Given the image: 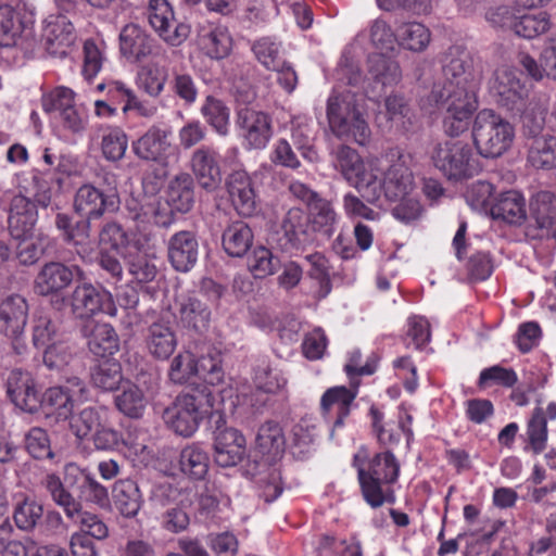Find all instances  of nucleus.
<instances>
[{"mask_svg":"<svg viewBox=\"0 0 556 556\" xmlns=\"http://www.w3.org/2000/svg\"><path fill=\"white\" fill-rule=\"evenodd\" d=\"M211 311L199 299L188 296L179 303V321L185 328L203 331L208 327Z\"/></svg>","mask_w":556,"mask_h":556,"instance_id":"a19ab883","label":"nucleus"},{"mask_svg":"<svg viewBox=\"0 0 556 556\" xmlns=\"http://www.w3.org/2000/svg\"><path fill=\"white\" fill-rule=\"evenodd\" d=\"M278 258L266 247H256L248 257V268L254 278L263 279L273 275L278 267Z\"/></svg>","mask_w":556,"mask_h":556,"instance_id":"680f3d73","label":"nucleus"},{"mask_svg":"<svg viewBox=\"0 0 556 556\" xmlns=\"http://www.w3.org/2000/svg\"><path fill=\"white\" fill-rule=\"evenodd\" d=\"M528 443L532 451L541 453L547 441V420L544 410L541 407L534 408L531 418L527 425Z\"/></svg>","mask_w":556,"mask_h":556,"instance_id":"69168bd1","label":"nucleus"},{"mask_svg":"<svg viewBox=\"0 0 556 556\" xmlns=\"http://www.w3.org/2000/svg\"><path fill=\"white\" fill-rule=\"evenodd\" d=\"M309 263L308 277L318 282V294L320 298H326L331 291L330 280V266L328 258L319 253H313L305 256Z\"/></svg>","mask_w":556,"mask_h":556,"instance_id":"0e129e2a","label":"nucleus"},{"mask_svg":"<svg viewBox=\"0 0 556 556\" xmlns=\"http://www.w3.org/2000/svg\"><path fill=\"white\" fill-rule=\"evenodd\" d=\"M217 156V152L210 147L197 149L191 156V169L199 185L207 191H214L222 182Z\"/></svg>","mask_w":556,"mask_h":556,"instance_id":"c85d7f7f","label":"nucleus"},{"mask_svg":"<svg viewBox=\"0 0 556 556\" xmlns=\"http://www.w3.org/2000/svg\"><path fill=\"white\" fill-rule=\"evenodd\" d=\"M91 220L81 218L73 226L65 238L66 241L75 245L77 254L83 258L90 256L94 248L91 239Z\"/></svg>","mask_w":556,"mask_h":556,"instance_id":"338daca9","label":"nucleus"},{"mask_svg":"<svg viewBox=\"0 0 556 556\" xmlns=\"http://www.w3.org/2000/svg\"><path fill=\"white\" fill-rule=\"evenodd\" d=\"M66 473L79 482V493L87 502L97 504L101 507L109 503L108 489L102 485L89 471L80 470L75 465L66 466Z\"/></svg>","mask_w":556,"mask_h":556,"instance_id":"e433bc0d","label":"nucleus"},{"mask_svg":"<svg viewBox=\"0 0 556 556\" xmlns=\"http://www.w3.org/2000/svg\"><path fill=\"white\" fill-rule=\"evenodd\" d=\"M333 157L336 169L348 184L366 161L355 149L346 144L338 146L333 151Z\"/></svg>","mask_w":556,"mask_h":556,"instance_id":"052dcab7","label":"nucleus"},{"mask_svg":"<svg viewBox=\"0 0 556 556\" xmlns=\"http://www.w3.org/2000/svg\"><path fill=\"white\" fill-rule=\"evenodd\" d=\"M170 137V127L153 124L132 141L131 150L143 162L167 165L169 155L176 150Z\"/></svg>","mask_w":556,"mask_h":556,"instance_id":"f8f14e48","label":"nucleus"},{"mask_svg":"<svg viewBox=\"0 0 556 556\" xmlns=\"http://www.w3.org/2000/svg\"><path fill=\"white\" fill-rule=\"evenodd\" d=\"M72 314L83 323L94 320L93 316L103 313L111 317L117 315L111 292L90 282L77 285L70 296Z\"/></svg>","mask_w":556,"mask_h":556,"instance_id":"6e6552de","label":"nucleus"},{"mask_svg":"<svg viewBox=\"0 0 556 556\" xmlns=\"http://www.w3.org/2000/svg\"><path fill=\"white\" fill-rule=\"evenodd\" d=\"M551 17L546 12L525 14L517 18L514 33L523 38L532 39L551 29Z\"/></svg>","mask_w":556,"mask_h":556,"instance_id":"bf43d9fd","label":"nucleus"},{"mask_svg":"<svg viewBox=\"0 0 556 556\" xmlns=\"http://www.w3.org/2000/svg\"><path fill=\"white\" fill-rule=\"evenodd\" d=\"M430 159L433 166L451 181L470 179L481 170L472 147L460 139L437 142L431 149Z\"/></svg>","mask_w":556,"mask_h":556,"instance_id":"20e7f679","label":"nucleus"},{"mask_svg":"<svg viewBox=\"0 0 556 556\" xmlns=\"http://www.w3.org/2000/svg\"><path fill=\"white\" fill-rule=\"evenodd\" d=\"M212 407L211 391L206 386H202L179 394L174 403L165 408L163 419L177 434L188 438L197 431Z\"/></svg>","mask_w":556,"mask_h":556,"instance_id":"39448f33","label":"nucleus"},{"mask_svg":"<svg viewBox=\"0 0 556 556\" xmlns=\"http://www.w3.org/2000/svg\"><path fill=\"white\" fill-rule=\"evenodd\" d=\"M201 114L206 123L222 136H226L229 131L228 106L219 99L207 96L201 108Z\"/></svg>","mask_w":556,"mask_h":556,"instance_id":"5fc2aeb1","label":"nucleus"},{"mask_svg":"<svg viewBox=\"0 0 556 556\" xmlns=\"http://www.w3.org/2000/svg\"><path fill=\"white\" fill-rule=\"evenodd\" d=\"M353 467L365 502L372 508L383 504H394L395 494L392 485L400 475V463L391 451H384L367 458L366 453L353 457Z\"/></svg>","mask_w":556,"mask_h":556,"instance_id":"f257e3e1","label":"nucleus"},{"mask_svg":"<svg viewBox=\"0 0 556 556\" xmlns=\"http://www.w3.org/2000/svg\"><path fill=\"white\" fill-rule=\"evenodd\" d=\"M41 40L48 53L64 56L76 40L74 26L64 15H50L43 22Z\"/></svg>","mask_w":556,"mask_h":556,"instance_id":"aec40b11","label":"nucleus"},{"mask_svg":"<svg viewBox=\"0 0 556 556\" xmlns=\"http://www.w3.org/2000/svg\"><path fill=\"white\" fill-rule=\"evenodd\" d=\"M79 331L89 351L96 356L113 355L119 349V338L110 324L89 320L81 323Z\"/></svg>","mask_w":556,"mask_h":556,"instance_id":"b1692460","label":"nucleus"},{"mask_svg":"<svg viewBox=\"0 0 556 556\" xmlns=\"http://www.w3.org/2000/svg\"><path fill=\"white\" fill-rule=\"evenodd\" d=\"M368 72L376 81L383 86L397 85L402 79L399 63L382 53L368 56Z\"/></svg>","mask_w":556,"mask_h":556,"instance_id":"a18cd8bd","label":"nucleus"},{"mask_svg":"<svg viewBox=\"0 0 556 556\" xmlns=\"http://www.w3.org/2000/svg\"><path fill=\"white\" fill-rule=\"evenodd\" d=\"M123 380L122 366L116 359H104L91 370L93 387L111 392L116 390Z\"/></svg>","mask_w":556,"mask_h":556,"instance_id":"3c124183","label":"nucleus"},{"mask_svg":"<svg viewBox=\"0 0 556 556\" xmlns=\"http://www.w3.org/2000/svg\"><path fill=\"white\" fill-rule=\"evenodd\" d=\"M101 424L100 413L93 407H86L72 417L71 429L77 439H90Z\"/></svg>","mask_w":556,"mask_h":556,"instance_id":"774afa93","label":"nucleus"},{"mask_svg":"<svg viewBox=\"0 0 556 556\" xmlns=\"http://www.w3.org/2000/svg\"><path fill=\"white\" fill-rule=\"evenodd\" d=\"M100 147L102 155L106 161H121L128 148V136L118 126H108L103 129Z\"/></svg>","mask_w":556,"mask_h":556,"instance_id":"603ef678","label":"nucleus"},{"mask_svg":"<svg viewBox=\"0 0 556 556\" xmlns=\"http://www.w3.org/2000/svg\"><path fill=\"white\" fill-rule=\"evenodd\" d=\"M40 485L50 495L53 503L63 509L66 517L77 516L80 502L65 488L56 473L50 472L43 476Z\"/></svg>","mask_w":556,"mask_h":556,"instance_id":"58836bf2","label":"nucleus"},{"mask_svg":"<svg viewBox=\"0 0 556 556\" xmlns=\"http://www.w3.org/2000/svg\"><path fill=\"white\" fill-rule=\"evenodd\" d=\"M396 41L403 48L414 51H424L431 40L430 30L421 23H402L395 30Z\"/></svg>","mask_w":556,"mask_h":556,"instance_id":"37998d69","label":"nucleus"},{"mask_svg":"<svg viewBox=\"0 0 556 556\" xmlns=\"http://www.w3.org/2000/svg\"><path fill=\"white\" fill-rule=\"evenodd\" d=\"M356 397V391L346 387H332L320 399V413L333 428L342 427L350 415Z\"/></svg>","mask_w":556,"mask_h":556,"instance_id":"4be33fe9","label":"nucleus"},{"mask_svg":"<svg viewBox=\"0 0 556 556\" xmlns=\"http://www.w3.org/2000/svg\"><path fill=\"white\" fill-rule=\"evenodd\" d=\"M236 127L251 150L265 149L274 134L269 114L249 106L237 110Z\"/></svg>","mask_w":556,"mask_h":556,"instance_id":"9b49d317","label":"nucleus"},{"mask_svg":"<svg viewBox=\"0 0 556 556\" xmlns=\"http://www.w3.org/2000/svg\"><path fill=\"white\" fill-rule=\"evenodd\" d=\"M530 218L534 220L535 227H528L529 237L556 240V195L549 191L538 192L530 202Z\"/></svg>","mask_w":556,"mask_h":556,"instance_id":"a211bd4d","label":"nucleus"},{"mask_svg":"<svg viewBox=\"0 0 556 556\" xmlns=\"http://www.w3.org/2000/svg\"><path fill=\"white\" fill-rule=\"evenodd\" d=\"M473 143L483 157H498L511 144L514 129L492 110L480 111L472 126Z\"/></svg>","mask_w":556,"mask_h":556,"instance_id":"423d86ee","label":"nucleus"},{"mask_svg":"<svg viewBox=\"0 0 556 556\" xmlns=\"http://www.w3.org/2000/svg\"><path fill=\"white\" fill-rule=\"evenodd\" d=\"M528 162L535 168L549 169L556 164V138L535 137L529 143Z\"/></svg>","mask_w":556,"mask_h":556,"instance_id":"8fccbe9b","label":"nucleus"},{"mask_svg":"<svg viewBox=\"0 0 556 556\" xmlns=\"http://www.w3.org/2000/svg\"><path fill=\"white\" fill-rule=\"evenodd\" d=\"M198 45L205 55L214 60L227 58L232 50V38L226 27L203 29Z\"/></svg>","mask_w":556,"mask_h":556,"instance_id":"f704fd0d","label":"nucleus"},{"mask_svg":"<svg viewBox=\"0 0 556 556\" xmlns=\"http://www.w3.org/2000/svg\"><path fill=\"white\" fill-rule=\"evenodd\" d=\"M119 52L130 63L146 60L153 51V39L138 24H126L119 33Z\"/></svg>","mask_w":556,"mask_h":556,"instance_id":"a878e982","label":"nucleus"},{"mask_svg":"<svg viewBox=\"0 0 556 556\" xmlns=\"http://www.w3.org/2000/svg\"><path fill=\"white\" fill-rule=\"evenodd\" d=\"M179 466L185 475L200 480L203 479L208 471L210 456L200 444L192 443L181 450Z\"/></svg>","mask_w":556,"mask_h":556,"instance_id":"79ce46f5","label":"nucleus"},{"mask_svg":"<svg viewBox=\"0 0 556 556\" xmlns=\"http://www.w3.org/2000/svg\"><path fill=\"white\" fill-rule=\"evenodd\" d=\"M227 191L237 213L252 216L257 207L254 184L245 170H233L226 181Z\"/></svg>","mask_w":556,"mask_h":556,"instance_id":"393cba45","label":"nucleus"},{"mask_svg":"<svg viewBox=\"0 0 556 556\" xmlns=\"http://www.w3.org/2000/svg\"><path fill=\"white\" fill-rule=\"evenodd\" d=\"M412 156L399 147L382 152L381 193L390 201L410 195L416 189L412 170Z\"/></svg>","mask_w":556,"mask_h":556,"instance_id":"0eeeda50","label":"nucleus"},{"mask_svg":"<svg viewBox=\"0 0 556 556\" xmlns=\"http://www.w3.org/2000/svg\"><path fill=\"white\" fill-rule=\"evenodd\" d=\"M445 83L454 81L457 85L478 86L482 77L480 61L466 48L451 47L443 61Z\"/></svg>","mask_w":556,"mask_h":556,"instance_id":"2eb2a0df","label":"nucleus"},{"mask_svg":"<svg viewBox=\"0 0 556 556\" xmlns=\"http://www.w3.org/2000/svg\"><path fill=\"white\" fill-rule=\"evenodd\" d=\"M147 17L151 27L170 46L181 45L189 36V26L176 22L167 0H150Z\"/></svg>","mask_w":556,"mask_h":556,"instance_id":"dca6fc26","label":"nucleus"},{"mask_svg":"<svg viewBox=\"0 0 556 556\" xmlns=\"http://www.w3.org/2000/svg\"><path fill=\"white\" fill-rule=\"evenodd\" d=\"M63 163H58L55 173L49 170L42 173L41 177H35V184L37 188L36 201L47 207L52 199L59 195L63 189V182L65 179V170L63 169Z\"/></svg>","mask_w":556,"mask_h":556,"instance_id":"49530a36","label":"nucleus"},{"mask_svg":"<svg viewBox=\"0 0 556 556\" xmlns=\"http://www.w3.org/2000/svg\"><path fill=\"white\" fill-rule=\"evenodd\" d=\"M26 28L21 14L11 5H0V46L11 47Z\"/></svg>","mask_w":556,"mask_h":556,"instance_id":"09e8293b","label":"nucleus"},{"mask_svg":"<svg viewBox=\"0 0 556 556\" xmlns=\"http://www.w3.org/2000/svg\"><path fill=\"white\" fill-rule=\"evenodd\" d=\"M146 346L154 358L167 359L177 346L175 332L165 323H153L147 330Z\"/></svg>","mask_w":556,"mask_h":556,"instance_id":"473e14b6","label":"nucleus"},{"mask_svg":"<svg viewBox=\"0 0 556 556\" xmlns=\"http://www.w3.org/2000/svg\"><path fill=\"white\" fill-rule=\"evenodd\" d=\"M116 408L129 418H140L147 407V397L142 390L130 382L122 387V391L114 399Z\"/></svg>","mask_w":556,"mask_h":556,"instance_id":"c03bdc74","label":"nucleus"},{"mask_svg":"<svg viewBox=\"0 0 556 556\" xmlns=\"http://www.w3.org/2000/svg\"><path fill=\"white\" fill-rule=\"evenodd\" d=\"M112 493L115 507L124 517L132 518L138 514L142 505V495L134 480L121 479L116 481Z\"/></svg>","mask_w":556,"mask_h":556,"instance_id":"c9c22d12","label":"nucleus"},{"mask_svg":"<svg viewBox=\"0 0 556 556\" xmlns=\"http://www.w3.org/2000/svg\"><path fill=\"white\" fill-rule=\"evenodd\" d=\"M490 211L493 218L511 225H520L527 217L526 200L516 190L501 193L491 204Z\"/></svg>","mask_w":556,"mask_h":556,"instance_id":"2f4dec72","label":"nucleus"},{"mask_svg":"<svg viewBox=\"0 0 556 556\" xmlns=\"http://www.w3.org/2000/svg\"><path fill=\"white\" fill-rule=\"evenodd\" d=\"M253 238V231L249 225L242 220H236L225 228L222 245L229 256L242 257L252 247Z\"/></svg>","mask_w":556,"mask_h":556,"instance_id":"72a5a7b5","label":"nucleus"},{"mask_svg":"<svg viewBox=\"0 0 556 556\" xmlns=\"http://www.w3.org/2000/svg\"><path fill=\"white\" fill-rule=\"evenodd\" d=\"M381 167L382 154L380 156L367 157L349 182L368 203H377L381 198V187L378 178Z\"/></svg>","mask_w":556,"mask_h":556,"instance_id":"c756f323","label":"nucleus"},{"mask_svg":"<svg viewBox=\"0 0 556 556\" xmlns=\"http://www.w3.org/2000/svg\"><path fill=\"white\" fill-rule=\"evenodd\" d=\"M326 114L329 129L337 138L353 140L359 146H366L370 141L369 125L354 93L333 91L328 98Z\"/></svg>","mask_w":556,"mask_h":556,"instance_id":"7ed1b4c3","label":"nucleus"},{"mask_svg":"<svg viewBox=\"0 0 556 556\" xmlns=\"http://www.w3.org/2000/svg\"><path fill=\"white\" fill-rule=\"evenodd\" d=\"M245 455V439L235 428H217L214 438V459L220 467H233Z\"/></svg>","mask_w":556,"mask_h":556,"instance_id":"5701e85b","label":"nucleus"},{"mask_svg":"<svg viewBox=\"0 0 556 556\" xmlns=\"http://www.w3.org/2000/svg\"><path fill=\"white\" fill-rule=\"evenodd\" d=\"M254 382L256 386V392L254 395H258L260 392L277 394L283 391L287 386V379L283 377L281 371L276 368H271L266 361H263L257 366L254 375Z\"/></svg>","mask_w":556,"mask_h":556,"instance_id":"6e6d98bb","label":"nucleus"},{"mask_svg":"<svg viewBox=\"0 0 556 556\" xmlns=\"http://www.w3.org/2000/svg\"><path fill=\"white\" fill-rule=\"evenodd\" d=\"M7 393L15 406L35 413L40 406V395L28 371L13 369L7 379Z\"/></svg>","mask_w":556,"mask_h":556,"instance_id":"412c9836","label":"nucleus"},{"mask_svg":"<svg viewBox=\"0 0 556 556\" xmlns=\"http://www.w3.org/2000/svg\"><path fill=\"white\" fill-rule=\"evenodd\" d=\"M257 61L267 70L278 68L281 62V43L270 37L257 39L252 45Z\"/></svg>","mask_w":556,"mask_h":556,"instance_id":"e2e57ef3","label":"nucleus"},{"mask_svg":"<svg viewBox=\"0 0 556 556\" xmlns=\"http://www.w3.org/2000/svg\"><path fill=\"white\" fill-rule=\"evenodd\" d=\"M489 90L496 102L508 111L522 112L526 109L529 91L515 68L507 65L497 67L489 81Z\"/></svg>","mask_w":556,"mask_h":556,"instance_id":"1a4fd4ad","label":"nucleus"},{"mask_svg":"<svg viewBox=\"0 0 556 556\" xmlns=\"http://www.w3.org/2000/svg\"><path fill=\"white\" fill-rule=\"evenodd\" d=\"M31 343L36 349L54 342L62 338V323L60 316L50 308L36 309L30 320Z\"/></svg>","mask_w":556,"mask_h":556,"instance_id":"7c9ffc66","label":"nucleus"},{"mask_svg":"<svg viewBox=\"0 0 556 556\" xmlns=\"http://www.w3.org/2000/svg\"><path fill=\"white\" fill-rule=\"evenodd\" d=\"M285 444V433L277 421L268 420L260 426L255 439V446L260 453L275 458L282 454Z\"/></svg>","mask_w":556,"mask_h":556,"instance_id":"ea45409f","label":"nucleus"},{"mask_svg":"<svg viewBox=\"0 0 556 556\" xmlns=\"http://www.w3.org/2000/svg\"><path fill=\"white\" fill-rule=\"evenodd\" d=\"M168 260L177 271H188L197 263L199 243L195 235L189 230L174 233L167 243Z\"/></svg>","mask_w":556,"mask_h":556,"instance_id":"bb28decb","label":"nucleus"},{"mask_svg":"<svg viewBox=\"0 0 556 556\" xmlns=\"http://www.w3.org/2000/svg\"><path fill=\"white\" fill-rule=\"evenodd\" d=\"M42 516V505L28 496L18 500L14 505L13 520L15 526L22 531H33Z\"/></svg>","mask_w":556,"mask_h":556,"instance_id":"864d4df0","label":"nucleus"},{"mask_svg":"<svg viewBox=\"0 0 556 556\" xmlns=\"http://www.w3.org/2000/svg\"><path fill=\"white\" fill-rule=\"evenodd\" d=\"M83 270L76 265H66L59 261L45 263L36 274L33 290L39 296H59L73 283Z\"/></svg>","mask_w":556,"mask_h":556,"instance_id":"ddd939ff","label":"nucleus"},{"mask_svg":"<svg viewBox=\"0 0 556 556\" xmlns=\"http://www.w3.org/2000/svg\"><path fill=\"white\" fill-rule=\"evenodd\" d=\"M15 239L20 240L16 247V258L22 265L35 264L50 245L49 237L42 233L36 237L30 235L29 237Z\"/></svg>","mask_w":556,"mask_h":556,"instance_id":"4d7b16f0","label":"nucleus"},{"mask_svg":"<svg viewBox=\"0 0 556 556\" xmlns=\"http://www.w3.org/2000/svg\"><path fill=\"white\" fill-rule=\"evenodd\" d=\"M37 207L28 198L16 194L11 199L8 227L13 238H25L34 235L37 222Z\"/></svg>","mask_w":556,"mask_h":556,"instance_id":"cd10ccee","label":"nucleus"},{"mask_svg":"<svg viewBox=\"0 0 556 556\" xmlns=\"http://www.w3.org/2000/svg\"><path fill=\"white\" fill-rule=\"evenodd\" d=\"M116 193H105L91 184L81 185L74 197V212L81 218L97 219L118 208Z\"/></svg>","mask_w":556,"mask_h":556,"instance_id":"f3484780","label":"nucleus"},{"mask_svg":"<svg viewBox=\"0 0 556 556\" xmlns=\"http://www.w3.org/2000/svg\"><path fill=\"white\" fill-rule=\"evenodd\" d=\"M28 311V302L21 294H10L0 303V330L12 341V346L17 354L26 349L22 338Z\"/></svg>","mask_w":556,"mask_h":556,"instance_id":"4468645a","label":"nucleus"},{"mask_svg":"<svg viewBox=\"0 0 556 556\" xmlns=\"http://www.w3.org/2000/svg\"><path fill=\"white\" fill-rule=\"evenodd\" d=\"M87 400V389L77 377L67 379L63 386L51 387L40 396V406L47 414H55L59 418L72 416L77 403Z\"/></svg>","mask_w":556,"mask_h":556,"instance_id":"9d476101","label":"nucleus"},{"mask_svg":"<svg viewBox=\"0 0 556 556\" xmlns=\"http://www.w3.org/2000/svg\"><path fill=\"white\" fill-rule=\"evenodd\" d=\"M308 207V222H311L313 229L331 237L338 219L332 204L326 199L318 198L312 201Z\"/></svg>","mask_w":556,"mask_h":556,"instance_id":"de8ad7c7","label":"nucleus"},{"mask_svg":"<svg viewBox=\"0 0 556 556\" xmlns=\"http://www.w3.org/2000/svg\"><path fill=\"white\" fill-rule=\"evenodd\" d=\"M206 359L203 358L201 364H198L195 356L190 351L180 352L176 355L168 370V377L170 381L177 384H184L189 382L194 376H201L205 380H208L210 383H214V379H220V368L213 362V359H208L210 367L207 368L204 365Z\"/></svg>","mask_w":556,"mask_h":556,"instance_id":"6ab92c4d","label":"nucleus"},{"mask_svg":"<svg viewBox=\"0 0 556 556\" xmlns=\"http://www.w3.org/2000/svg\"><path fill=\"white\" fill-rule=\"evenodd\" d=\"M168 204L181 213L189 212L194 203V182L191 175L181 173L175 176L168 185Z\"/></svg>","mask_w":556,"mask_h":556,"instance_id":"4c0bfd02","label":"nucleus"},{"mask_svg":"<svg viewBox=\"0 0 556 556\" xmlns=\"http://www.w3.org/2000/svg\"><path fill=\"white\" fill-rule=\"evenodd\" d=\"M307 224L308 216L302 208L292 207L286 213L281 228L292 247H299L303 243Z\"/></svg>","mask_w":556,"mask_h":556,"instance_id":"13d9d810","label":"nucleus"},{"mask_svg":"<svg viewBox=\"0 0 556 556\" xmlns=\"http://www.w3.org/2000/svg\"><path fill=\"white\" fill-rule=\"evenodd\" d=\"M477 86H464L454 81L443 86H433L430 100L444 111V130L451 137L458 136L468 129L473 112L477 109Z\"/></svg>","mask_w":556,"mask_h":556,"instance_id":"f03ea898","label":"nucleus"}]
</instances>
